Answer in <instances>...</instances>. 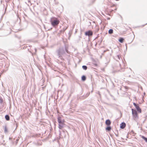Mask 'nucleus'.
Segmentation results:
<instances>
[{
  "instance_id": "f257e3e1",
  "label": "nucleus",
  "mask_w": 147,
  "mask_h": 147,
  "mask_svg": "<svg viewBox=\"0 0 147 147\" xmlns=\"http://www.w3.org/2000/svg\"><path fill=\"white\" fill-rule=\"evenodd\" d=\"M65 51L68 53H69L67 48L66 47H65V48L63 47H60L56 51L58 56L61 59L62 58V56L65 53Z\"/></svg>"
},
{
  "instance_id": "f03ea898",
  "label": "nucleus",
  "mask_w": 147,
  "mask_h": 147,
  "mask_svg": "<svg viewBox=\"0 0 147 147\" xmlns=\"http://www.w3.org/2000/svg\"><path fill=\"white\" fill-rule=\"evenodd\" d=\"M50 22L51 25L54 27L57 26L59 23V21L55 18H51Z\"/></svg>"
},
{
  "instance_id": "7ed1b4c3",
  "label": "nucleus",
  "mask_w": 147,
  "mask_h": 147,
  "mask_svg": "<svg viewBox=\"0 0 147 147\" xmlns=\"http://www.w3.org/2000/svg\"><path fill=\"white\" fill-rule=\"evenodd\" d=\"M132 114L134 117L136 119L138 117L137 113L136 110L131 109Z\"/></svg>"
},
{
  "instance_id": "20e7f679",
  "label": "nucleus",
  "mask_w": 147,
  "mask_h": 147,
  "mask_svg": "<svg viewBox=\"0 0 147 147\" xmlns=\"http://www.w3.org/2000/svg\"><path fill=\"white\" fill-rule=\"evenodd\" d=\"M137 111L139 112L140 113L141 112V110L140 108L139 107L138 104H136L135 103H133Z\"/></svg>"
},
{
  "instance_id": "39448f33",
  "label": "nucleus",
  "mask_w": 147,
  "mask_h": 147,
  "mask_svg": "<svg viewBox=\"0 0 147 147\" xmlns=\"http://www.w3.org/2000/svg\"><path fill=\"white\" fill-rule=\"evenodd\" d=\"M59 128L60 129H62L64 127L65 124H64V121H62L61 123H59Z\"/></svg>"
},
{
  "instance_id": "423d86ee",
  "label": "nucleus",
  "mask_w": 147,
  "mask_h": 147,
  "mask_svg": "<svg viewBox=\"0 0 147 147\" xmlns=\"http://www.w3.org/2000/svg\"><path fill=\"white\" fill-rule=\"evenodd\" d=\"M92 34L93 33L90 30H89L85 32V35L86 36H92Z\"/></svg>"
},
{
  "instance_id": "0eeeda50",
  "label": "nucleus",
  "mask_w": 147,
  "mask_h": 147,
  "mask_svg": "<svg viewBox=\"0 0 147 147\" xmlns=\"http://www.w3.org/2000/svg\"><path fill=\"white\" fill-rule=\"evenodd\" d=\"M111 123L110 120L109 119L105 121V124L107 126H109L111 124Z\"/></svg>"
},
{
  "instance_id": "6e6552de",
  "label": "nucleus",
  "mask_w": 147,
  "mask_h": 147,
  "mask_svg": "<svg viewBox=\"0 0 147 147\" xmlns=\"http://www.w3.org/2000/svg\"><path fill=\"white\" fill-rule=\"evenodd\" d=\"M126 126V124L124 122H122L120 124V127L122 129H124Z\"/></svg>"
},
{
  "instance_id": "1a4fd4ad",
  "label": "nucleus",
  "mask_w": 147,
  "mask_h": 147,
  "mask_svg": "<svg viewBox=\"0 0 147 147\" xmlns=\"http://www.w3.org/2000/svg\"><path fill=\"white\" fill-rule=\"evenodd\" d=\"M57 121L59 123H61L62 121H64V120H63L61 119V117H59L57 118Z\"/></svg>"
},
{
  "instance_id": "9d476101",
  "label": "nucleus",
  "mask_w": 147,
  "mask_h": 147,
  "mask_svg": "<svg viewBox=\"0 0 147 147\" xmlns=\"http://www.w3.org/2000/svg\"><path fill=\"white\" fill-rule=\"evenodd\" d=\"M111 127L109 126H107V127L106 128V129L108 131H111Z\"/></svg>"
},
{
  "instance_id": "9b49d317",
  "label": "nucleus",
  "mask_w": 147,
  "mask_h": 147,
  "mask_svg": "<svg viewBox=\"0 0 147 147\" xmlns=\"http://www.w3.org/2000/svg\"><path fill=\"white\" fill-rule=\"evenodd\" d=\"M5 118L7 121H9L10 119L9 116L8 115H6L5 116Z\"/></svg>"
},
{
  "instance_id": "f8f14e48",
  "label": "nucleus",
  "mask_w": 147,
  "mask_h": 147,
  "mask_svg": "<svg viewBox=\"0 0 147 147\" xmlns=\"http://www.w3.org/2000/svg\"><path fill=\"white\" fill-rule=\"evenodd\" d=\"M108 33L110 34H112L113 33V30L111 29H109Z\"/></svg>"
},
{
  "instance_id": "ddd939ff",
  "label": "nucleus",
  "mask_w": 147,
  "mask_h": 147,
  "mask_svg": "<svg viewBox=\"0 0 147 147\" xmlns=\"http://www.w3.org/2000/svg\"><path fill=\"white\" fill-rule=\"evenodd\" d=\"M124 40V39L123 38H121L119 39V41L121 43H122L123 42Z\"/></svg>"
},
{
  "instance_id": "4468645a",
  "label": "nucleus",
  "mask_w": 147,
  "mask_h": 147,
  "mask_svg": "<svg viewBox=\"0 0 147 147\" xmlns=\"http://www.w3.org/2000/svg\"><path fill=\"white\" fill-rule=\"evenodd\" d=\"M86 77L85 76H83L82 77V81H84L86 80Z\"/></svg>"
},
{
  "instance_id": "2eb2a0df",
  "label": "nucleus",
  "mask_w": 147,
  "mask_h": 147,
  "mask_svg": "<svg viewBox=\"0 0 147 147\" xmlns=\"http://www.w3.org/2000/svg\"><path fill=\"white\" fill-rule=\"evenodd\" d=\"M142 138L144 139L145 141L147 143V138L143 136H142Z\"/></svg>"
},
{
  "instance_id": "dca6fc26",
  "label": "nucleus",
  "mask_w": 147,
  "mask_h": 147,
  "mask_svg": "<svg viewBox=\"0 0 147 147\" xmlns=\"http://www.w3.org/2000/svg\"><path fill=\"white\" fill-rule=\"evenodd\" d=\"M82 68L84 70H86L87 69V67L86 65H83L82 66Z\"/></svg>"
},
{
  "instance_id": "f3484780",
  "label": "nucleus",
  "mask_w": 147,
  "mask_h": 147,
  "mask_svg": "<svg viewBox=\"0 0 147 147\" xmlns=\"http://www.w3.org/2000/svg\"><path fill=\"white\" fill-rule=\"evenodd\" d=\"M4 131L5 132H7V128L6 126H5L4 127Z\"/></svg>"
},
{
  "instance_id": "a211bd4d",
  "label": "nucleus",
  "mask_w": 147,
  "mask_h": 147,
  "mask_svg": "<svg viewBox=\"0 0 147 147\" xmlns=\"http://www.w3.org/2000/svg\"><path fill=\"white\" fill-rule=\"evenodd\" d=\"M117 58L119 59H120V56L119 55H118L117 56Z\"/></svg>"
},
{
  "instance_id": "6ab92c4d",
  "label": "nucleus",
  "mask_w": 147,
  "mask_h": 147,
  "mask_svg": "<svg viewBox=\"0 0 147 147\" xmlns=\"http://www.w3.org/2000/svg\"><path fill=\"white\" fill-rule=\"evenodd\" d=\"M0 103H2V102L3 101V100L1 99H0Z\"/></svg>"
},
{
  "instance_id": "aec40b11",
  "label": "nucleus",
  "mask_w": 147,
  "mask_h": 147,
  "mask_svg": "<svg viewBox=\"0 0 147 147\" xmlns=\"http://www.w3.org/2000/svg\"><path fill=\"white\" fill-rule=\"evenodd\" d=\"M126 48H127V44H126Z\"/></svg>"
},
{
  "instance_id": "412c9836",
  "label": "nucleus",
  "mask_w": 147,
  "mask_h": 147,
  "mask_svg": "<svg viewBox=\"0 0 147 147\" xmlns=\"http://www.w3.org/2000/svg\"><path fill=\"white\" fill-rule=\"evenodd\" d=\"M110 19V18H108V19Z\"/></svg>"
},
{
  "instance_id": "4be33fe9",
  "label": "nucleus",
  "mask_w": 147,
  "mask_h": 147,
  "mask_svg": "<svg viewBox=\"0 0 147 147\" xmlns=\"http://www.w3.org/2000/svg\"><path fill=\"white\" fill-rule=\"evenodd\" d=\"M35 51H36V49H35Z\"/></svg>"
},
{
  "instance_id": "5701e85b",
  "label": "nucleus",
  "mask_w": 147,
  "mask_h": 147,
  "mask_svg": "<svg viewBox=\"0 0 147 147\" xmlns=\"http://www.w3.org/2000/svg\"><path fill=\"white\" fill-rule=\"evenodd\" d=\"M9 139H11V138H9Z\"/></svg>"
}]
</instances>
